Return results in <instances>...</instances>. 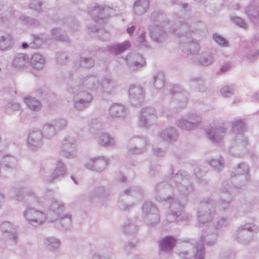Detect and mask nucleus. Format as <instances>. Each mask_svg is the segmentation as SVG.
I'll use <instances>...</instances> for the list:
<instances>
[{
	"mask_svg": "<svg viewBox=\"0 0 259 259\" xmlns=\"http://www.w3.org/2000/svg\"><path fill=\"white\" fill-rule=\"evenodd\" d=\"M231 124L235 136L229 146L230 152L234 156L240 157L245 151V146L247 143V139L243 134L246 128L245 120L235 119L232 121Z\"/></svg>",
	"mask_w": 259,
	"mask_h": 259,
	"instance_id": "obj_3",
	"label": "nucleus"
},
{
	"mask_svg": "<svg viewBox=\"0 0 259 259\" xmlns=\"http://www.w3.org/2000/svg\"><path fill=\"white\" fill-rule=\"evenodd\" d=\"M65 209V204L61 201L54 200L48 207L47 218L51 222H56L60 218Z\"/></svg>",
	"mask_w": 259,
	"mask_h": 259,
	"instance_id": "obj_19",
	"label": "nucleus"
},
{
	"mask_svg": "<svg viewBox=\"0 0 259 259\" xmlns=\"http://www.w3.org/2000/svg\"><path fill=\"white\" fill-rule=\"evenodd\" d=\"M12 37L9 34H6L0 36V50L7 51L10 49L13 46Z\"/></svg>",
	"mask_w": 259,
	"mask_h": 259,
	"instance_id": "obj_47",
	"label": "nucleus"
},
{
	"mask_svg": "<svg viewBox=\"0 0 259 259\" xmlns=\"http://www.w3.org/2000/svg\"><path fill=\"white\" fill-rule=\"evenodd\" d=\"M127 112V108L119 103H113L109 108V114L113 118L124 117Z\"/></svg>",
	"mask_w": 259,
	"mask_h": 259,
	"instance_id": "obj_32",
	"label": "nucleus"
},
{
	"mask_svg": "<svg viewBox=\"0 0 259 259\" xmlns=\"http://www.w3.org/2000/svg\"><path fill=\"white\" fill-rule=\"evenodd\" d=\"M23 215L28 223L34 227L44 224L47 218L46 214L40 210L28 206L23 212Z\"/></svg>",
	"mask_w": 259,
	"mask_h": 259,
	"instance_id": "obj_12",
	"label": "nucleus"
},
{
	"mask_svg": "<svg viewBox=\"0 0 259 259\" xmlns=\"http://www.w3.org/2000/svg\"><path fill=\"white\" fill-rule=\"evenodd\" d=\"M109 159L103 156H97L90 158L85 164V166L91 170L101 172L108 164Z\"/></svg>",
	"mask_w": 259,
	"mask_h": 259,
	"instance_id": "obj_23",
	"label": "nucleus"
},
{
	"mask_svg": "<svg viewBox=\"0 0 259 259\" xmlns=\"http://www.w3.org/2000/svg\"><path fill=\"white\" fill-rule=\"evenodd\" d=\"M159 137L168 142L175 141L178 138V133L174 127H168L159 132Z\"/></svg>",
	"mask_w": 259,
	"mask_h": 259,
	"instance_id": "obj_34",
	"label": "nucleus"
},
{
	"mask_svg": "<svg viewBox=\"0 0 259 259\" xmlns=\"http://www.w3.org/2000/svg\"><path fill=\"white\" fill-rule=\"evenodd\" d=\"M89 29H91V32L93 33L97 32L99 37L104 41L107 40L109 37L108 32L104 29H98L96 26H93Z\"/></svg>",
	"mask_w": 259,
	"mask_h": 259,
	"instance_id": "obj_56",
	"label": "nucleus"
},
{
	"mask_svg": "<svg viewBox=\"0 0 259 259\" xmlns=\"http://www.w3.org/2000/svg\"><path fill=\"white\" fill-rule=\"evenodd\" d=\"M130 102L134 106L142 104L144 101V93L143 88L139 85H132L128 89Z\"/></svg>",
	"mask_w": 259,
	"mask_h": 259,
	"instance_id": "obj_22",
	"label": "nucleus"
},
{
	"mask_svg": "<svg viewBox=\"0 0 259 259\" xmlns=\"http://www.w3.org/2000/svg\"><path fill=\"white\" fill-rule=\"evenodd\" d=\"M70 84H75L79 87V90L85 89L95 93H101L102 88L99 79L95 75H89L82 77L78 83L71 82Z\"/></svg>",
	"mask_w": 259,
	"mask_h": 259,
	"instance_id": "obj_14",
	"label": "nucleus"
},
{
	"mask_svg": "<svg viewBox=\"0 0 259 259\" xmlns=\"http://www.w3.org/2000/svg\"><path fill=\"white\" fill-rule=\"evenodd\" d=\"M149 146V142L145 137H135L130 139L127 146L130 154H140L144 153Z\"/></svg>",
	"mask_w": 259,
	"mask_h": 259,
	"instance_id": "obj_15",
	"label": "nucleus"
},
{
	"mask_svg": "<svg viewBox=\"0 0 259 259\" xmlns=\"http://www.w3.org/2000/svg\"><path fill=\"white\" fill-rule=\"evenodd\" d=\"M100 85L102 88V92L100 93L111 94L116 86V83L110 76L105 75L103 77Z\"/></svg>",
	"mask_w": 259,
	"mask_h": 259,
	"instance_id": "obj_33",
	"label": "nucleus"
},
{
	"mask_svg": "<svg viewBox=\"0 0 259 259\" xmlns=\"http://www.w3.org/2000/svg\"><path fill=\"white\" fill-rule=\"evenodd\" d=\"M10 193L13 198L20 201L23 200L24 195H32L34 193L32 190L24 191L20 188H13L11 190Z\"/></svg>",
	"mask_w": 259,
	"mask_h": 259,
	"instance_id": "obj_46",
	"label": "nucleus"
},
{
	"mask_svg": "<svg viewBox=\"0 0 259 259\" xmlns=\"http://www.w3.org/2000/svg\"><path fill=\"white\" fill-rule=\"evenodd\" d=\"M185 172L184 170H180L174 176L171 177L170 179V184H167L165 182H162L161 183L158 184L155 188V192L154 193V197L155 199L159 201V202H164L165 200L167 198V197H169L171 196V193L172 194L175 192L174 186L176 187V185L175 184V181H174V179L175 176L180 172Z\"/></svg>",
	"mask_w": 259,
	"mask_h": 259,
	"instance_id": "obj_10",
	"label": "nucleus"
},
{
	"mask_svg": "<svg viewBox=\"0 0 259 259\" xmlns=\"http://www.w3.org/2000/svg\"><path fill=\"white\" fill-rule=\"evenodd\" d=\"M170 94L171 95V97L174 96L178 100H181L184 105L186 103L188 93L184 91L180 85H174L170 90Z\"/></svg>",
	"mask_w": 259,
	"mask_h": 259,
	"instance_id": "obj_38",
	"label": "nucleus"
},
{
	"mask_svg": "<svg viewBox=\"0 0 259 259\" xmlns=\"http://www.w3.org/2000/svg\"><path fill=\"white\" fill-rule=\"evenodd\" d=\"M143 190L141 188L138 186L132 187L126 189L123 193L127 195H135L139 194H142Z\"/></svg>",
	"mask_w": 259,
	"mask_h": 259,
	"instance_id": "obj_61",
	"label": "nucleus"
},
{
	"mask_svg": "<svg viewBox=\"0 0 259 259\" xmlns=\"http://www.w3.org/2000/svg\"><path fill=\"white\" fill-rule=\"evenodd\" d=\"M201 121V117L195 113H188L185 118H180L176 122V125L185 131L196 129Z\"/></svg>",
	"mask_w": 259,
	"mask_h": 259,
	"instance_id": "obj_13",
	"label": "nucleus"
},
{
	"mask_svg": "<svg viewBox=\"0 0 259 259\" xmlns=\"http://www.w3.org/2000/svg\"><path fill=\"white\" fill-rule=\"evenodd\" d=\"M258 231V226L253 223H246L238 228L235 238L241 244L247 245L252 239V235L248 232L257 233Z\"/></svg>",
	"mask_w": 259,
	"mask_h": 259,
	"instance_id": "obj_9",
	"label": "nucleus"
},
{
	"mask_svg": "<svg viewBox=\"0 0 259 259\" xmlns=\"http://www.w3.org/2000/svg\"><path fill=\"white\" fill-rule=\"evenodd\" d=\"M51 33L52 36L55 39L65 42H69V38H68V37L64 35L61 32V30L59 28L53 29L51 31Z\"/></svg>",
	"mask_w": 259,
	"mask_h": 259,
	"instance_id": "obj_55",
	"label": "nucleus"
},
{
	"mask_svg": "<svg viewBox=\"0 0 259 259\" xmlns=\"http://www.w3.org/2000/svg\"><path fill=\"white\" fill-rule=\"evenodd\" d=\"M168 32L180 38V48L186 55H195L198 53L200 47L192 36L194 31H191L188 22L182 21L168 27Z\"/></svg>",
	"mask_w": 259,
	"mask_h": 259,
	"instance_id": "obj_2",
	"label": "nucleus"
},
{
	"mask_svg": "<svg viewBox=\"0 0 259 259\" xmlns=\"http://www.w3.org/2000/svg\"><path fill=\"white\" fill-rule=\"evenodd\" d=\"M214 61L213 57L209 53H202L198 57H195L193 60L194 63L204 66L211 65Z\"/></svg>",
	"mask_w": 259,
	"mask_h": 259,
	"instance_id": "obj_36",
	"label": "nucleus"
},
{
	"mask_svg": "<svg viewBox=\"0 0 259 259\" xmlns=\"http://www.w3.org/2000/svg\"><path fill=\"white\" fill-rule=\"evenodd\" d=\"M217 237V234L212 233L207 235L206 237L201 236V239L202 241L205 242L206 245L211 246L215 243Z\"/></svg>",
	"mask_w": 259,
	"mask_h": 259,
	"instance_id": "obj_59",
	"label": "nucleus"
},
{
	"mask_svg": "<svg viewBox=\"0 0 259 259\" xmlns=\"http://www.w3.org/2000/svg\"><path fill=\"white\" fill-rule=\"evenodd\" d=\"M59 222V223L62 226L65 228L68 227L71 224L72 217L71 215L69 214H64L63 213L61 215L60 219H59L56 222Z\"/></svg>",
	"mask_w": 259,
	"mask_h": 259,
	"instance_id": "obj_57",
	"label": "nucleus"
},
{
	"mask_svg": "<svg viewBox=\"0 0 259 259\" xmlns=\"http://www.w3.org/2000/svg\"><path fill=\"white\" fill-rule=\"evenodd\" d=\"M137 226L132 221L127 220L121 226V231L126 234H134L137 232Z\"/></svg>",
	"mask_w": 259,
	"mask_h": 259,
	"instance_id": "obj_51",
	"label": "nucleus"
},
{
	"mask_svg": "<svg viewBox=\"0 0 259 259\" xmlns=\"http://www.w3.org/2000/svg\"><path fill=\"white\" fill-rule=\"evenodd\" d=\"M44 136L41 130L34 128L28 133L27 145L32 151H37L40 149L44 144Z\"/></svg>",
	"mask_w": 259,
	"mask_h": 259,
	"instance_id": "obj_16",
	"label": "nucleus"
},
{
	"mask_svg": "<svg viewBox=\"0 0 259 259\" xmlns=\"http://www.w3.org/2000/svg\"><path fill=\"white\" fill-rule=\"evenodd\" d=\"M2 162L6 167L14 168L16 167L17 160L14 156L7 155L3 157Z\"/></svg>",
	"mask_w": 259,
	"mask_h": 259,
	"instance_id": "obj_54",
	"label": "nucleus"
},
{
	"mask_svg": "<svg viewBox=\"0 0 259 259\" xmlns=\"http://www.w3.org/2000/svg\"><path fill=\"white\" fill-rule=\"evenodd\" d=\"M130 47V42L128 41H125L122 44L109 46L107 47V49L110 54L117 55L125 51Z\"/></svg>",
	"mask_w": 259,
	"mask_h": 259,
	"instance_id": "obj_41",
	"label": "nucleus"
},
{
	"mask_svg": "<svg viewBox=\"0 0 259 259\" xmlns=\"http://www.w3.org/2000/svg\"><path fill=\"white\" fill-rule=\"evenodd\" d=\"M176 188L182 195L181 198L176 196L175 193L167 197L164 201L169 203V212L166 215L167 222H186L189 220V214L184 211V203L186 201V196L193 191L192 184L190 182V176L186 172L178 173L174 179Z\"/></svg>",
	"mask_w": 259,
	"mask_h": 259,
	"instance_id": "obj_1",
	"label": "nucleus"
},
{
	"mask_svg": "<svg viewBox=\"0 0 259 259\" xmlns=\"http://www.w3.org/2000/svg\"><path fill=\"white\" fill-rule=\"evenodd\" d=\"M176 244V240L171 236H167L162 238L159 242V248L161 252H170Z\"/></svg>",
	"mask_w": 259,
	"mask_h": 259,
	"instance_id": "obj_37",
	"label": "nucleus"
},
{
	"mask_svg": "<svg viewBox=\"0 0 259 259\" xmlns=\"http://www.w3.org/2000/svg\"><path fill=\"white\" fill-rule=\"evenodd\" d=\"M108 7L105 6L94 3L89 8L88 13L92 18L99 23H104L106 15L105 12Z\"/></svg>",
	"mask_w": 259,
	"mask_h": 259,
	"instance_id": "obj_21",
	"label": "nucleus"
},
{
	"mask_svg": "<svg viewBox=\"0 0 259 259\" xmlns=\"http://www.w3.org/2000/svg\"><path fill=\"white\" fill-rule=\"evenodd\" d=\"M44 244L51 251L57 250L61 246L60 241L54 237H47L44 239Z\"/></svg>",
	"mask_w": 259,
	"mask_h": 259,
	"instance_id": "obj_45",
	"label": "nucleus"
},
{
	"mask_svg": "<svg viewBox=\"0 0 259 259\" xmlns=\"http://www.w3.org/2000/svg\"><path fill=\"white\" fill-rule=\"evenodd\" d=\"M47 170L45 167H41L40 174L44 177L46 181L50 182H54L57 179L64 177L67 172L65 165L61 160L57 161L56 168L51 175H49V173L47 172Z\"/></svg>",
	"mask_w": 259,
	"mask_h": 259,
	"instance_id": "obj_18",
	"label": "nucleus"
},
{
	"mask_svg": "<svg viewBox=\"0 0 259 259\" xmlns=\"http://www.w3.org/2000/svg\"><path fill=\"white\" fill-rule=\"evenodd\" d=\"M1 229L4 233H7V240L11 245H15L18 240L17 227L10 222H3L1 225Z\"/></svg>",
	"mask_w": 259,
	"mask_h": 259,
	"instance_id": "obj_24",
	"label": "nucleus"
},
{
	"mask_svg": "<svg viewBox=\"0 0 259 259\" xmlns=\"http://www.w3.org/2000/svg\"><path fill=\"white\" fill-rule=\"evenodd\" d=\"M41 131L44 137L48 139L53 138L58 132L52 121L45 123L42 126Z\"/></svg>",
	"mask_w": 259,
	"mask_h": 259,
	"instance_id": "obj_42",
	"label": "nucleus"
},
{
	"mask_svg": "<svg viewBox=\"0 0 259 259\" xmlns=\"http://www.w3.org/2000/svg\"><path fill=\"white\" fill-rule=\"evenodd\" d=\"M227 132V124L224 122H219L207 130V136L212 142L215 143H220L224 138Z\"/></svg>",
	"mask_w": 259,
	"mask_h": 259,
	"instance_id": "obj_17",
	"label": "nucleus"
},
{
	"mask_svg": "<svg viewBox=\"0 0 259 259\" xmlns=\"http://www.w3.org/2000/svg\"><path fill=\"white\" fill-rule=\"evenodd\" d=\"M24 102L29 109L34 111H39L42 106L40 102L38 100L30 96L24 98Z\"/></svg>",
	"mask_w": 259,
	"mask_h": 259,
	"instance_id": "obj_44",
	"label": "nucleus"
},
{
	"mask_svg": "<svg viewBox=\"0 0 259 259\" xmlns=\"http://www.w3.org/2000/svg\"><path fill=\"white\" fill-rule=\"evenodd\" d=\"M89 131L93 135H97L102 130L103 124L98 119H92L89 125Z\"/></svg>",
	"mask_w": 259,
	"mask_h": 259,
	"instance_id": "obj_53",
	"label": "nucleus"
},
{
	"mask_svg": "<svg viewBox=\"0 0 259 259\" xmlns=\"http://www.w3.org/2000/svg\"><path fill=\"white\" fill-rule=\"evenodd\" d=\"M11 66L13 68L19 70L28 69L30 66L28 56L24 53H17L12 61Z\"/></svg>",
	"mask_w": 259,
	"mask_h": 259,
	"instance_id": "obj_25",
	"label": "nucleus"
},
{
	"mask_svg": "<svg viewBox=\"0 0 259 259\" xmlns=\"http://www.w3.org/2000/svg\"><path fill=\"white\" fill-rule=\"evenodd\" d=\"M153 85L156 89H162L165 83V77L163 73L158 71L153 75Z\"/></svg>",
	"mask_w": 259,
	"mask_h": 259,
	"instance_id": "obj_50",
	"label": "nucleus"
},
{
	"mask_svg": "<svg viewBox=\"0 0 259 259\" xmlns=\"http://www.w3.org/2000/svg\"><path fill=\"white\" fill-rule=\"evenodd\" d=\"M233 173L234 176L238 175H242V177L245 179L244 184L245 186L246 183L250 181V175L249 174V166L247 164L242 162L237 165V167L234 168Z\"/></svg>",
	"mask_w": 259,
	"mask_h": 259,
	"instance_id": "obj_35",
	"label": "nucleus"
},
{
	"mask_svg": "<svg viewBox=\"0 0 259 259\" xmlns=\"http://www.w3.org/2000/svg\"><path fill=\"white\" fill-rule=\"evenodd\" d=\"M158 116L156 109L151 106L143 107L140 111L138 118V124L146 128L156 124Z\"/></svg>",
	"mask_w": 259,
	"mask_h": 259,
	"instance_id": "obj_8",
	"label": "nucleus"
},
{
	"mask_svg": "<svg viewBox=\"0 0 259 259\" xmlns=\"http://www.w3.org/2000/svg\"><path fill=\"white\" fill-rule=\"evenodd\" d=\"M30 65L37 70L41 69L45 64V59L39 53H35L29 59Z\"/></svg>",
	"mask_w": 259,
	"mask_h": 259,
	"instance_id": "obj_40",
	"label": "nucleus"
},
{
	"mask_svg": "<svg viewBox=\"0 0 259 259\" xmlns=\"http://www.w3.org/2000/svg\"><path fill=\"white\" fill-rule=\"evenodd\" d=\"M77 63L80 67L90 68L94 66L95 59L91 57H88L84 54H82Z\"/></svg>",
	"mask_w": 259,
	"mask_h": 259,
	"instance_id": "obj_48",
	"label": "nucleus"
},
{
	"mask_svg": "<svg viewBox=\"0 0 259 259\" xmlns=\"http://www.w3.org/2000/svg\"><path fill=\"white\" fill-rule=\"evenodd\" d=\"M150 21L155 26L166 27L169 24V20L166 16L161 11L155 10L152 12L150 17Z\"/></svg>",
	"mask_w": 259,
	"mask_h": 259,
	"instance_id": "obj_28",
	"label": "nucleus"
},
{
	"mask_svg": "<svg viewBox=\"0 0 259 259\" xmlns=\"http://www.w3.org/2000/svg\"><path fill=\"white\" fill-rule=\"evenodd\" d=\"M163 29H166V27L155 26L150 29V35L154 41L161 43L166 40L168 33Z\"/></svg>",
	"mask_w": 259,
	"mask_h": 259,
	"instance_id": "obj_30",
	"label": "nucleus"
},
{
	"mask_svg": "<svg viewBox=\"0 0 259 259\" xmlns=\"http://www.w3.org/2000/svg\"><path fill=\"white\" fill-rule=\"evenodd\" d=\"M75 143L76 140L74 138L70 136L65 137L62 143L61 155L67 158L75 157L77 154Z\"/></svg>",
	"mask_w": 259,
	"mask_h": 259,
	"instance_id": "obj_20",
	"label": "nucleus"
},
{
	"mask_svg": "<svg viewBox=\"0 0 259 259\" xmlns=\"http://www.w3.org/2000/svg\"><path fill=\"white\" fill-rule=\"evenodd\" d=\"M207 162L214 170L218 172L223 169L225 165L224 158L221 156L208 160Z\"/></svg>",
	"mask_w": 259,
	"mask_h": 259,
	"instance_id": "obj_49",
	"label": "nucleus"
},
{
	"mask_svg": "<svg viewBox=\"0 0 259 259\" xmlns=\"http://www.w3.org/2000/svg\"><path fill=\"white\" fill-rule=\"evenodd\" d=\"M245 13L255 25L259 24V5L253 2L245 8Z\"/></svg>",
	"mask_w": 259,
	"mask_h": 259,
	"instance_id": "obj_29",
	"label": "nucleus"
},
{
	"mask_svg": "<svg viewBox=\"0 0 259 259\" xmlns=\"http://www.w3.org/2000/svg\"><path fill=\"white\" fill-rule=\"evenodd\" d=\"M67 91L69 94L74 95V108L77 110H82L88 107L92 102V95L83 90H79V87L75 84H69Z\"/></svg>",
	"mask_w": 259,
	"mask_h": 259,
	"instance_id": "obj_4",
	"label": "nucleus"
},
{
	"mask_svg": "<svg viewBox=\"0 0 259 259\" xmlns=\"http://www.w3.org/2000/svg\"><path fill=\"white\" fill-rule=\"evenodd\" d=\"M52 122L57 132L64 129L67 124V121L65 119H56L52 121Z\"/></svg>",
	"mask_w": 259,
	"mask_h": 259,
	"instance_id": "obj_60",
	"label": "nucleus"
},
{
	"mask_svg": "<svg viewBox=\"0 0 259 259\" xmlns=\"http://www.w3.org/2000/svg\"><path fill=\"white\" fill-rule=\"evenodd\" d=\"M41 5L42 3L40 0H32V2L28 5V8L39 12L42 10Z\"/></svg>",
	"mask_w": 259,
	"mask_h": 259,
	"instance_id": "obj_64",
	"label": "nucleus"
},
{
	"mask_svg": "<svg viewBox=\"0 0 259 259\" xmlns=\"http://www.w3.org/2000/svg\"><path fill=\"white\" fill-rule=\"evenodd\" d=\"M232 187L227 181L222 183L220 189V200L217 203V206L220 210L224 211L228 208L233 199L232 196Z\"/></svg>",
	"mask_w": 259,
	"mask_h": 259,
	"instance_id": "obj_11",
	"label": "nucleus"
},
{
	"mask_svg": "<svg viewBox=\"0 0 259 259\" xmlns=\"http://www.w3.org/2000/svg\"><path fill=\"white\" fill-rule=\"evenodd\" d=\"M149 6V0H136L133 4L134 15L142 16L145 14L148 11Z\"/></svg>",
	"mask_w": 259,
	"mask_h": 259,
	"instance_id": "obj_31",
	"label": "nucleus"
},
{
	"mask_svg": "<svg viewBox=\"0 0 259 259\" xmlns=\"http://www.w3.org/2000/svg\"><path fill=\"white\" fill-rule=\"evenodd\" d=\"M108 190L105 187H99L94 189L88 197L89 200L92 202L97 201L103 202L109 197Z\"/></svg>",
	"mask_w": 259,
	"mask_h": 259,
	"instance_id": "obj_27",
	"label": "nucleus"
},
{
	"mask_svg": "<svg viewBox=\"0 0 259 259\" xmlns=\"http://www.w3.org/2000/svg\"><path fill=\"white\" fill-rule=\"evenodd\" d=\"M99 145L104 147H114L116 146V141L114 138L108 133H102L98 140Z\"/></svg>",
	"mask_w": 259,
	"mask_h": 259,
	"instance_id": "obj_39",
	"label": "nucleus"
},
{
	"mask_svg": "<svg viewBox=\"0 0 259 259\" xmlns=\"http://www.w3.org/2000/svg\"><path fill=\"white\" fill-rule=\"evenodd\" d=\"M31 41L30 42V48L32 49L39 48L47 40V37L43 33L32 34L31 35Z\"/></svg>",
	"mask_w": 259,
	"mask_h": 259,
	"instance_id": "obj_43",
	"label": "nucleus"
},
{
	"mask_svg": "<svg viewBox=\"0 0 259 259\" xmlns=\"http://www.w3.org/2000/svg\"><path fill=\"white\" fill-rule=\"evenodd\" d=\"M213 37L215 41L220 46L224 47L228 46V41L220 35L214 33L213 34Z\"/></svg>",
	"mask_w": 259,
	"mask_h": 259,
	"instance_id": "obj_62",
	"label": "nucleus"
},
{
	"mask_svg": "<svg viewBox=\"0 0 259 259\" xmlns=\"http://www.w3.org/2000/svg\"><path fill=\"white\" fill-rule=\"evenodd\" d=\"M189 82L192 85L197 87L199 91L203 92L206 89L204 79L200 77L193 76L189 79Z\"/></svg>",
	"mask_w": 259,
	"mask_h": 259,
	"instance_id": "obj_52",
	"label": "nucleus"
},
{
	"mask_svg": "<svg viewBox=\"0 0 259 259\" xmlns=\"http://www.w3.org/2000/svg\"><path fill=\"white\" fill-rule=\"evenodd\" d=\"M177 253L182 259H205V249L202 243L193 246L191 243H186Z\"/></svg>",
	"mask_w": 259,
	"mask_h": 259,
	"instance_id": "obj_6",
	"label": "nucleus"
},
{
	"mask_svg": "<svg viewBox=\"0 0 259 259\" xmlns=\"http://www.w3.org/2000/svg\"><path fill=\"white\" fill-rule=\"evenodd\" d=\"M67 59L68 57L65 53L58 52L56 53V60L57 64L59 65L64 64L66 62Z\"/></svg>",
	"mask_w": 259,
	"mask_h": 259,
	"instance_id": "obj_63",
	"label": "nucleus"
},
{
	"mask_svg": "<svg viewBox=\"0 0 259 259\" xmlns=\"http://www.w3.org/2000/svg\"><path fill=\"white\" fill-rule=\"evenodd\" d=\"M142 217L148 226H155L160 220L158 209L154 204L148 201H145L142 206Z\"/></svg>",
	"mask_w": 259,
	"mask_h": 259,
	"instance_id": "obj_7",
	"label": "nucleus"
},
{
	"mask_svg": "<svg viewBox=\"0 0 259 259\" xmlns=\"http://www.w3.org/2000/svg\"><path fill=\"white\" fill-rule=\"evenodd\" d=\"M126 63L130 69L136 71L145 66L146 62L141 54L131 53L126 58Z\"/></svg>",
	"mask_w": 259,
	"mask_h": 259,
	"instance_id": "obj_26",
	"label": "nucleus"
},
{
	"mask_svg": "<svg viewBox=\"0 0 259 259\" xmlns=\"http://www.w3.org/2000/svg\"><path fill=\"white\" fill-rule=\"evenodd\" d=\"M20 19L24 24L27 25L37 27L40 24L37 20L28 16L23 15L20 17Z\"/></svg>",
	"mask_w": 259,
	"mask_h": 259,
	"instance_id": "obj_58",
	"label": "nucleus"
},
{
	"mask_svg": "<svg viewBox=\"0 0 259 259\" xmlns=\"http://www.w3.org/2000/svg\"><path fill=\"white\" fill-rule=\"evenodd\" d=\"M214 204V201L209 197L204 198L201 200L196 213L199 224L204 225L212 220L215 215Z\"/></svg>",
	"mask_w": 259,
	"mask_h": 259,
	"instance_id": "obj_5",
	"label": "nucleus"
}]
</instances>
